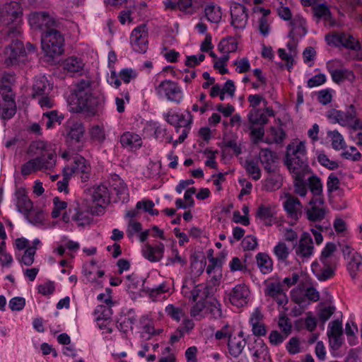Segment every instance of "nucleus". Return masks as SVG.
<instances>
[{"label": "nucleus", "instance_id": "1", "mask_svg": "<svg viewBox=\"0 0 362 362\" xmlns=\"http://www.w3.org/2000/svg\"><path fill=\"white\" fill-rule=\"evenodd\" d=\"M71 110L73 112H93L96 107L105 102V96L100 90L94 88L90 79L78 81L73 90Z\"/></svg>", "mask_w": 362, "mask_h": 362}, {"label": "nucleus", "instance_id": "2", "mask_svg": "<svg viewBox=\"0 0 362 362\" xmlns=\"http://www.w3.org/2000/svg\"><path fill=\"white\" fill-rule=\"evenodd\" d=\"M21 28L18 25L6 26L0 31V38L11 42L4 51V64L9 67L19 64L25 61V50L19 37Z\"/></svg>", "mask_w": 362, "mask_h": 362}, {"label": "nucleus", "instance_id": "3", "mask_svg": "<svg viewBox=\"0 0 362 362\" xmlns=\"http://www.w3.org/2000/svg\"><path fill=\"white\" fill-rule=\"evenodd\" d=\"M284 164L288 172L311 170L308 162V151L305 141L296 139L287 145Z\"/></svg>", "mask_w": 362, "mask_h": 362}, {"label": "nucleus", "instance_id": "4", "mask_svg": "<svg viewBox=\"0 0 362 362\" xmlns=\"http://www.w3.org/2000/svg\"><path fill=\"white\" fill-rule=\"evenodd\" d=\"M27 153L30 156H36V158L28 160L35 171L50 169L55 164V153L43 141H33L30 144Z\"/></svg>", "mask_w": 362, "mask_h": 362}, {"label": "nucleus", "instance_id": "5", "mask_svg": "<svg viewBox=\"0 0 362 362\" xmlns=\"http://www.w3.org/2000/svg\"><path fill=\"white\" fill-rule=\"evenodd\" d=\"M325 116L332 124L338 123L354 130L362 129V122L356 117V112L353 105L346 111L331 109L326 112Z\"/></svg>", "mask_w": 362, "mask_h": 362}, {"label": "nucleus", "instance_id": "6", "mask_svg": "<svg viewBox=\"0 0 362 362\" xmlns=\"http://www.w3.org/2000/svg\"><path fill=\"white\" fill-rule=\"evenodd\" d=\"M41 41L42 49L45 55L54 57L62 54L64 38L58 30L42 33Z\"/></svg>", "mask_w": 362, "mask_h": 362}, {"label": "nucleus", "instance_id": "7", "mask_svg": "<svg viewBox=\"0 0 362 362\" xmlns=\"http://www.w3.org/2000/svg\"><path fill=\"white\" fill-rule=\"evenodd\" d=\"M156 93L159 98L179 105L184 98V93L180 85L172 80L165 79L155 88Z\"/></svg>", "mask_w": 362, "mask_h": 362}, {"label": "nucleus", "instance_id": "8", "mask_svg": "<svg viewBox=\"0 0 362 362\" xmlns=\"http://www.w3.org/2000/svg\"><path fill=\"white\" fill-rule=\"evenodd\" d=\"M264 293L267 300L284 308L288 302V296L279 279H270L264 282Z\"/></svg>", "mask_w": 362, "mask_h": 362}, {"label": "nucleus", "instance_id": "9", "mask_svg": "<svg viewBox=\"0 0 362 362\" xmlns=\"http://www.w3.org/2000/svg\"><path fill=\"white\" fill-rule=\"evenodd\" d=\"M325 39L327 45L335 47H343L354 51L361 49L359 41L346 33L332 32L327 34Z\"/></svg>", "mask_w": 362, "mask_h": 362}, {"label": "nucleus", "instance_id": "10", "mask_svg": "<svg viewBox=\"0 0 362 362\" xmlns=\"http://www.w3.org/2000/svg\"><path fill=\"white\" fill-rule=\"evenodd\" d=\"M30 24L42 30L43 33L57 30L59 22L47 11L32 13L29 16Z\"/></svg>", "mask_w": 362, "mask_h": 362}, {"label": "nucleus", "instance_id": "11", "mask_svg": "<svg viewBox=\"0 0 362 362\" xmlns=\"http://www.w3.org/2000/svg\"><path fill=\"white\" fill-rule=\"evenodd\" d=\"M64 169L68 175L67 176L75 175L79 177L82 182H86L90 179L91 173L90 165L88 163L86 160L81 156H76L74 158L71 165H66Z\"/></svg>", "mask_w": 362, "mask_h": 362}, {"label": "nucleus", "instance_id": "12", "mask_svg": "<svg viewBox=\"0 0 362 362\" xmlns=\"http://www.w3.org/2000/svg\"><path fill=\"white\" fill-rule=\"evenodd\" d=\"M69 212L71 214V219L78 226H85L90 223L93 220V216L96 214L99 215L100 213L93 207L86 204H78L72 210L69 209Z\"/></svg>", "mask_w": 362, "mask_h": 362}, {"label": "nucleus", "instance_id": "13", "mask_svg": "<svg viewBox=\"0 0 362 362\" xmlns=\"http://www.w3.org/2000/svg\"><path fill=\"white\" fill-rule=\"evenodd\" d=\"M148 29L145 24L135 28L130 35V44L134 51L145 53L148 49Z\"/></svg>", "mask_w": 362, "mask_h": 362}, {"label": "nucleus", "instance_id": "14", "mask_svg": "<svg viewBox=\"0 0 362 362\" xmlns=\"http://www.w3.org/2000/svg\"><path fill=\"white\" fill-rule=\"evenodd\" d=\"M247 8L241 4L233 3L230 6V25L235 31H243L247 24Z\"/></svg>", "mask_w": 362, "mask_h": 362}, {"label": "nucleus", "instance_id": "15", "mask_svg": "<svg viewBox=\"0 0 362 362\" xmlns=\"http://www.w3.org/2000/svg\"><path fill=\"white\" fill-rule=\"evenodd\" d=\"M91 199L96 204L95 209L100 213L104 211V208L110 202V191L105 185H95L89 189Z\"/></svg>", "mask_w": 362, "mask_h": 362}, {"label": "nucleus", "instance_id": "16", "mask_svg": "<svg viewBox=\"0 0 362 362\" xmlns=\"http://www.w3.org/2000/svg\"><path fill=\"white\" fill-rule=\"evenodd\" d=\"M192 282H186L183 284L182 288V293L192 301H205L209 296V291L208 286L204 284H199L193 286Z\"/></svg>", "mask_w": 362, "mask_h": 362}, {"label": "nucleus", "instance_id": "17", "mask_svg": "<svg viewBox=\"0 0 362 362\" xmlns=\"http://www.w3.org/2000/svg\"><path fill=\"white\" fill-rule=\"evenodd\" d=\"M341 64V61L339 59H333L327 62V67L332 80L337 83L345 80L354 81L355 76L352 71L346 69H335L336 66H340Z\"/></svg>", "mask_w": 362, "mask_h": 362}, {"label": "nucleus", "instance_id": "18", "mask_svg": "<svg viewBox=\"0 0 362 362\" xmlns=\"http://www.w3.org/2000/svg\"><path fill=\"white\" fill-rule=\"evenodd\" d=\"M137 75V71L132 68L122 69L118 74L115 70H112L107 77V82L111 86L118 88L121 85V81L124 83H129L134 80Z\"/></svg>", "mask_w": 362, "mask_h": 362}, {"label": "nucleus", "instance_id": "19", "mask_svg": "<svg viewBox=\"0 0 362 362\" xmlns=\"http://www.w3.org/2000/svg\"><path fill=\"white\" fill-rule=\"evenodd\" d=\"M250 291L244 284H238L229 293L230 303L238 308L246 305L249 301Z\"/></svg>", "mask_w": 362, "mask_h": 362}, {"label": "nucleus", "instance_id": "20", "mask_svg": "<svg viewBox=\"0 0 362 362\" xmlns=\"http://www.w3.org/2000/svg\"><path fill=\"white\" fill-rule=\"evenodd\" d=\"M303 206L299 199L293 196H288L284 202V209L291 225L296 224L302 215Z\"/></svg>", "mask_w": 362, "mask_h": 362}, {"label": "nucleus", "instance_id": "21", "mask_svg": "<svg viewBox=\"0 0 362 362\" xmlns=\"http://www.w3.org/2000/svg\"><path fill=\"white\" fill-rule=\"evenodd\" d=\"M342 323L339 320L329 322L328 325L327 335L329 337V346L334 350L339 349L343 341Z\"/></svg>", "mask_w": 362, "mask_h": 362}, {"label": "nucleus", "instance_id": "22", "mask_svg": "<svg viewBox=\"0 0 362 362\" xmlns=\"http://www.w3.org/2000/svg\"><path fill=\"white\" fill-rule=\"evenodd\" d=\"M310 207L306 210L307 218L310 221H320L324 219L326 210L320 206L324 204L322 197H313L309 202Z\"/></svg>", "mask_w": 362, "mask_h": 362}, {"label": "nucleus", "instance_id": "23", "mask_svg": "<svg viewBox=\"0 0 362 362\" xmlns=\"http://www.w3.org/2000/svg\"><path fill=\"white\" fill-rule=\"evenodd\" d=\"M315 252L313 239L310 235L308 233H303L299 240V243L296 248V253L297 255L302 257L303 259L310 258Z\"/></svg>", "mask_w": 362, "mask_h": 362}, {"label": "nucleus", "instance_id": "24", "mask_svg": "<svg viewBox=\"0 0 362 362\" xmlns=\"http://www.w3.org/2000/svg\"><path fill=\"white\" fill-rule=\"evenodd\" d=\"M85 132L83 125L78 122H73L66 128V142L69 145L81 143Z\"/></svg>", "mask_w": 362, "mask_h": 362}, {"label": "nucleus", "instance_id": "25", "mask_svg": "<svg viewBox=\"0 0 362 362\" xmlns=\"http://www.w3.org/2000/svg\"><path fill=\"white\" fill-rule=\"evenodd\" d=\"M226 255L221 252L218 256L211 257L206 267V273L210 276L214 284L218 283L222 278V266Z\"/></svg>", "mask_w": 362, "mask_h": 362}, {"label": "nucleus", "instance_id": "26", "mask_svg": "<svg viewBox=\"0 0 362 362\" xmlns=\"http://www.w3.org/2000/svg\"><path fill=\"white\" fill-rule=\"evenodd\" d=\"M20 5L16 1L11 2L0 10V24L8 25L15 19H17L21 12Z\"/></svg>", "mask_w": 362, "mask_h": 362}, {"label": "nucleus", "instance_id": "27", "mask_svg": "<svg viewBox=\"0 0 362 362\" xmlns=\"http://www.w3.org/2000/svg\"><path fill=\"white\" fill-rule=\"evenodd\" d=\"M165 247L163 243H158L154 245L146 243L142 247V255L145 259L151 262H159L163 257Z\"/></svg>", "mask_w": 362, "mask_h": 362}, {"label": "nucleus", "instance_id": "28", "mask_svg": "<svg viewBox=\"0 0 362 362\" xmlns=\"http://www.w3.org/2000/svg\"><path fill=\"white\" fill-rule=\"evenodd\" d=\"M290 25L291 26V29L289 32L288 37L293 40H298L304 37L308 33L306 21L300 15L294 16V18L291 21Z\"/></svg>", "mask_w": 362, "mask_h": 362}, {"label": "nucleus", "instance_id": "29", "mask_svg": "<svg viewBox=\"0 0 362 362\" xmlns=\"http://www.w3.org/2000/svg\"><path fill=\"white\" fill-rule=\"evenodd\" d=\"M311 269L315 276L320 281H326L334 275V269L331 262L315 261L312 264Z\"/></svg>", "mask_w": 362, "mask_h": 362}, {"label": "nucleus", "instance_id": "30", "mask_svg": "<svg viewBox=\"0 0 362 362\" xmlns=\"http://www.w3.org/2000/svg\"><path fill=\"white\" fill-rule=\"evenodd\" d=\"M110 185L116 192L118 199L122 202H127L129 199V190L127 185L117 175H112L110 179Z\"/></svg>", "mask_w": 362, "mask_h": 362}, {"label": "nucleus", "instance_id": "31", "mask_svg": "<svg viewBox=\"0 0 362 362\" xmlns=\"http://www.w3.org/2000/svg\"><path fill=\"white\" fill-rule=\"evenodd\" d=\"M246 345V340L244 332L240 331L238 336H230L228 341V346L230 354L236 358L239 356Z\"/></svg>", "mask_w": 362, "mask_h": 362}, {"label": "nucleus", "instance_id": "32", "mask_svg": "<svg viewBox=\"0 0 362 362\" xmlns=\"http://www.w3.org/2000/svg\"><path fill=\"white\" fill-rule=\"evenodd\" d=\"M344 258L348 261V268L350 271L356 272L362 264V256L349 245H344L342 248Z\"/></svg>", "mask_w": 362, "mask_h": 362}, {"label": "nucleus", "instance_id": "33", "mask_svg": "<svg viewBox=\"0 0 362 362\" xmlns=\"http://www.w3.org/2000/svg\"><path fill=\"white\" fill-rule=\"evenodd\" d=\"M170 290V284L163 281L153 288H146L144 292L152 301H161L165 299V294Z\"/></svg>", "mask_w": 362, "mask_h": 362}, {"label": "nucleus", "instance_id": "34", "mask_svg": "<svg viewBox=\"0 0 362 362\" xmlns=\"http://www.w3.org/2000/svg\"><path fill=\"white\" fill-rule=\"evenodd\" d=\"M311 170L289 172L293 179L294 191L300 197H305L307 194L308 189L305 177Z\"/></svg>", "mask_w": 362, "mask_h": 362}, {"label": "nucleus", "instance_id": "35", "mask_svg": "<svg viewBox=\"0 0 362 362\" xmlns=\"http://www.w3.org/2000/svg\"><path fill=\"white\" fill-rule=\"evenodd\" d=\"M52 90V86L49 83L47 77L39 76L35 78L32 96L33 98H36L44 95H49Z\"/></svg>", "mask_w": 362, "mask_h": 362}, {"label": "nucleus", "instance_id": "36", "mask_svg": "<svg viewBox=\"0 0 362 362\" xmlns=\"http://www.w3.org/2000/svg\"><path fill=\"white\" fill-rule=\"evenodd\" d=\"M4 103L0 105V115L4 119L13 117L16 112V105L13 94L4 95Z\"/></svg>", "mask_w": 362, "mask_h": 362}, {"label": "nucleus", "instance_id": "37", "mask_svg": "<svg viewBox=\"0 0 362 362\" xmlns=\"http://www.w3.org/2000/svg\"><path fill=\"white\" fill-rule=\"evenodd\" d=\"M18 211L23 214L28 213L33 209V202L29 199L24 188H19L15 193Z\"/></svg>", "mask_w": 362, "mask_h": 362}, {"label": "nucleus", "instance_id": "38", "mask_svg": "<svg viewBox=\"0 0 362 362\" xmlns=\"http://www.w3.org/2000/svg\"><path fill=\"white\" fill-rule=\"evenodd\" d=\"M121 145L129 150L139 148L142 145L141 136L132 132H125L120 136Z\"/></svg>", "mask_w": 362, "mask_h": 362}, {"label": "nucleus", "instance_id": "39", "mask_svg": "<svg viewBox=\"0 0 362 362\" xmlns=\"http://www.w3.org/2000/svg\"><path fill=\"white\" fill-rule=\"evenodd\" d=\"M259 158L267 172L274 173L275 171L274 164L277 160V156L275 152L269 148H263L259 153Z\"/></svg>", "mask_w": 362, "mask_h": 362}, {"label": "nucleus", "instance_id": "40", "mask_svg": "<svg viewBox=\"0 0 362 362\" xmlns=\"http://www.w3.org/2000/svg\"><path fill=\"white\" fill-rule=\"evenodd\" d=\"M141 326V337L148 340L154 335H158L161 332V329H156L153 322L146 317H142L140 319Z\"/></svg>", "mask_w": 362, "mask_h": 362}, {"label": "nucleus", "instance_id": "41", "mask_svg": "<svg viewBox=\"0 0 362 362\" xmlns=\"http://www.w3.org/2000/svg\"><path fill=\"white\" fill-rule=\"evenodd\" d=\"M63 67L70 74H74L83 71L84 63L79 57H69L64 61Z\"/></svg>", "mask_w": 362, "mask_h": 362}, {"label": "nucleus", "instance_id": "42", "mask_svg": "<svg viewBox=\"0 0 362 362\" xmlns=\"http://www.w3.org/2000/svg\"><path fill=\"white\" fill-rule=\"evenodd\" d=\"M257 264L263 274H268L273 270V260L271 257L265 252H259L255 257Z\"/></svg>", "mask_w": 362, "mask_h": 362}, {"label": "nucleus", "instance_id": "43", "mask_svg": "<svg viewBox=\"0 0 362 362\" xmlns=\"http://www.w3.org/2000/svg\"><path fill=\"white\" fill-rule=\"evenodd\" d=\"M204 15L208 21L218 24L222 18L221 8L214 3L207 4L204 8Z\"/></svg>", "mask_w": 362, "mask_h": 362}, {"label": "nucleus", "instance_id": "44", "mask_svg": "<svg viewBox=\"0 0 362 362\" xmlns=\"http://www.w3.org/2000/svg\"><path fill=\"white\" fill-rule=\"evenodd\" d=\"M15 81V75L10 72H4L0 75V91L4 97L6 94H13L11 85Z\"/></svg>", "mask_w": 362, "mask_h": 362}, {"label": "nucleus", "instance_id": "45", "mask_svg": "<svg viewBox=\"0 0 362 362\" xmlns=\"http://www.w3.org/2000/svg\"><path fill=\"white\" fill-rule=\"evenodd\" d=\"M95 320L99 322L103 320V322L98 323L100 329L105 327L107 320L110 319L112 315V310L107 305H99L96 307L93 313Z\"/></svg>", "mask_w": 362, "mask_h": 362}, {"label": "nucleus", "instance_id": "46", "mask_svg": "<svg viewBox=\"0 0 362 362\" xmlns=\"http://www.w3.org/2000/svg\"><path fill=\"white\" fill-rule=\"evenodd\" d=\"M250 123L254 125L263 126L268 122L267 115L260 109H252L248 114Z\"/></svg>", "mask_w": 362, "mask_h": 362}, {"label": "nucleus", "instance_id": "47", "mask_svg": "<svg viewBox=\"0 0 362 362\" xmlns=\"http://www.w3.org/2000/svg\"><path fill=\"white\" fill-rule=\"evenodd\" d=\"M28 221L35 226H44L46 223V214L41 209H31L25 214Z\"/></svg>", "mask_w": 362, "mask_h": 362}, {"label": "nucleus", "instance_id": "48", "mask_svg": "<svg viewBox=\"0 0 362 362\" xmlns=\"http://www.w3.org/2000/svg\"><path fill=\"white\" fill-rule=\"evenodd\" d=\"M273 253L277 261L281 263H285L290 255V249L283 241H279L273 248Z\"/></svg>", "mask_w": 362, "mask_h": 362}, {"label": "nucleus", "instance_id": "49", "mask_svg": "<svg viewBox=\"0 0 362 362\" xmlns=\"http://www.w3.org/2000/svg\"><path fill=\"white\" fill-rule=\"evenodd\" d=\"M274 214V209L270 205L262 204L258 207L256 213L257 217L262 220L266 225L271 226Z\"/></svg>", "mask_w": 362, "mask_h": 362}, {"label": "nucleus", "instance_id": "50", "mask_svg": "<svg viewBox=\"0 0 362 362\" xmlns=\"http://www.w3.org/2000/svg\"><path fill=\"white\" fill-rule=\"evenodd\" d=\"M63 118L62 115H59L57 110H52L43 113L42 122L47 129H52L57 123L59 124Z\"/></svg>", "mask_w": 362, "mask_h": 362}, {"label": "nucleus", "instance_id": "51", "mask_svg": "<svg viewBox=\"0 0 362 362\" xmlns=\"http://www.w3.org/2000/svg\"><path fill=\"white\" fill-rule=\"evenodd\" d=\"M327 136L329 138H330L332 141V147L334 150L339 151L344 149L346 147V144L343 136L337 130L328 132Z\"/></svg>", "mask_w": 362, "mask_h": 362}, {"label": "nucleus", "instance_id": "52", "mask_svg": "<svg viewBox=\"0 0 362 362\" xmlns=\"http://www.w3.org/2000/svg\"><path fill=\"white\" fill-rule=\"evenodd\" d=\"M282 185V177L280 174H271L264 180V188L267 191L279 189Z\"/></svg>", "mask_w": 362, "mask_h": 362}, {"label": "nucleus", "instance_id": "53", "mask_svg": "<svg viewBox=\"0 0 362 362\" xmlns=\"http://www.w3.org/2000/svg\"><path fill=\"white\" fill-rule=\"evenodd\" d=\"M218 47L222 53L229 54L237 50L238 42L232 37H229L221 40Z\"/></svg>", "mask_w": 362, "mask_h": 362}, {"label": "nucleus", "instance_id": "54", "mask_svg": "<svg viewBox=\"0 0 362 362\" xmlns=\"http://www.w3.org/2000/svg\"><path fill=\"white\" fill-rule=\"evenodd\" d=\"M308 186L314 197H322V183L317 175H313L308 177Z\"/></svg>", "mask_w": 362, "mask_h": 362}, {"label": "nucleus", "instance_id": "55", "mask_svg": "<svg viewBox=\"0 0 362 362\" xmlns=\"http://www.w3.org/2000/svg\"><path fill=\"white\" fill-rule=\"evenodd\" d=\"M178 120L177 124L175 126V130L177 132H179L181 127L184 128H191V124L193 121V116L191 112L187 110L182 113H178Z\"/></svg>", "mask_w": 362, "mask_h": 362}, {"label": "nucleus", "instance_id": "56", "mask_svg": "<svg viewBox=\"0 0 362 362\" xmlns=\"http://www.w3.org/2000/svg\"><path fill=\"white\" fill-rule=\"evenodd\" d=\"M91 139L96 142L102 144L106 139L105 130L103 126L93 125L89 131Z\"/></svg>", "mask_w": 362, "mask_h": 362}, {"label": "nucleus", "instance_id": "57", "mask_svg": "<svg viewBox=\"0 0 362 362\" xmlns=\"http://www.w3.org/2000/svg\"><path fill=\"white\" fill-rule=\"evenodd\" d=\"M125 285L129 292L135 293L140 286L144 285V282H141L136 274H132L127 276Z\"/></svg>", "mask_w": 362, "mask_h": 362}, {"label": "nucleus", "instance_id": "58", "mask_svg": "<svg viewBox=\"0 0 362 362\" xmlns=\"http://www.w3.org/2000/svg\"><path fill=\"white\" fill-rule=\"evenodd\" d=\"M146 129L153 132L155 139L162 141L165 135L166 130L161 127L159 123L151 121L146 124Z\"/></svg>", "mask_w": 362, "mask_h": 362}, {"label": "nucleus", "instance_id": "59", "mask_svg": "<svg viewBox=\"0 0 362 362\" xmlns=\"http://www.w3.org/2000/svg\"><path fill=\"white\" fill-rule=\"evenodd\" d=\"M245 169L247 173L255 180H258L261 177V170L258 164L254 160H246Z\"/></svg>", "mask_w": 362, "mask_h": 362}, {"label": "nucleus", "instance_id": "60", "mask_svg": "<svg viewBox=\"0 0 362 362\" xmlns=\"http://www.w3.org/2000/svg\"><path fill=\"white\" fill-rule=\"evenodd\" d=\"M5 241L0 243V264L4 267H11L13 259L11 254L7 253L5 250Z\"/></svg>", "mask_w": 362, "mask_h": 362}, {"label": "nucleus", "instance_id": "61", "mask_svg": "<svg viewBox=\"0 0 362 362\" xmlns=\"http://www.w3.org/2000/svg\"><path fill=\"white\" fill-rule=\"evenodd\" d=\"M53 209L51 212L52 217L53 218H58L62 211L67 208V203L65 201L61 200L58 197H55L53 199Z\"/></svg>", "mask_w": 362, "mask_h": 362}, {"label": "nucleus", "instance_id": "62", "mask_svg": "<svg viewBox=\"0 0 362 362\" xmlns=\"http://www.w3.org/2000/svg\"><path fill=\"white\" fill-rule=\"evenodd\" d=\"M165 310L168 316L177 322H179L185 315L182 308L176 307L173 304L168 305Z\"/></svg>", "mask_w": 362, "mask_h": 362}, {"label": "nucleus", "instance_id": "63", "mask_svg": "<svg viewBox=\"0 0 362 362\" xmlns=\"http://www.w3.org/2000/svg\"><path fill=\"white\" fill-rule=\"evenodd\" d=\"M142 230V225L136 220L128 221L126 233L129 239L132 240L136 234Z\"/></svg>", "mask_w": 362, "mask_h": 362}, {"label": "nucleus", "instance_id": "64", "mask_svg": "<svg viewBox=\"0 0 362 362\" xmlns=\"http://www.w3.org/2000/svg\"><path fill=\"white\" fill-rule=\"evenodd\" d=\"M286 133L283 129L279 127H271L269 129V139L272 143L281 144L286 138Z\"/></svg>", "mask_w": 362, "mask_h": 362}]
</instances>
